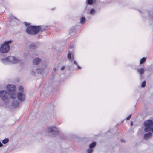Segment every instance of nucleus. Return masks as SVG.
<instances>
[{
    "mask_svg": "<svg viewBox=\"0 0 153 153\" xmlns=\"http://www.w3.org/2000/svg\"><path fill=\"white\" fill-rule=\"evenodd\" d=\"M144 131L153 132V119L145 121L144 123Z\"/></svg>",
    "mask_w": 153,
    "mask_h": 153,
    "instance_id": "obj_1",
    "label": "nucleus"
},
{
    "mask_svg": "<svg viewBox=\"0 0 153 153\" xmlns=\"http://www.w3.org/2000/svg\"><path fill=\"white\" fill-rule=\"evenodd\" d=\"M6 90L10 95V97L14 99L16 96V87L13 85L8 84L6 86Z\"/></svg>",
    "mask_w": 153,
    "mask_h": 153,
    "instance_id": "obj_2",
    "label": "nucleus"
},
{
    "mask_svg": "<svg viewBox=\"0 0 153 153\" xmlns=\"http://www.w3.org/2000/svg\"><path fill=\"white\" fill-rule=\"evenodd\" d=\"M1 62L4 63H16L20 61V59L19 58H15L13 56H9L8 57L2 59Z\"/></svg>",
    "mask_w": 153,
    "mask_h": 153,
    "instance_id": "obj_3",
    "label": "nucleus"
},
{
    "mask_svg": "<svg viewBox=\"0 0 153 153\" xmlns=\"http://www.w3.org/2000/svg\"><path fill=\"white\" fill-rule=\"evenodd\" d=\"M46 131L48 136L53 137L58 134V130L56 127L51 126L47 127Z\"/></svg>",
    "mask_w": 153,
    "mask_h": 153,
    "instance_id": "obj_4",
    "label": "nucleus"
},
{
    "mask_svg": "<svg viewBox=\"0 0 153 153\" xmlns=\"http://www.w3.org/2000/svg\"><path fill=\"white\" fill-rule=\"evenodd\" d=\"M26 33L30 35H35L38 32V26H28L26 29Z\"/></svg>",
    "mask_w": 153,
    "mask_h": 153,
    "instance_id": "obj_5",
    "label": "nucleus"
},
{
    "mask_svg": "<svg viewBox=\"0 0 153 153\" xmlns=\"http://www.w3.org/2000/svg\"><path fill=\"white\" fill-rule=\"evenodd\" d=\"M19 92L17 94V97L18 99L21 102L24 101L25 99L26 96L24 93L23 87L22 86H20L18 88Z\"/></svg>",
    "mask_w": 153,
    "mask_h": 153,
    "instance_id": "obj_6",
    "label": "nucleus"
},
{
    "mask_svg": "<svg viewBox=\"0 0 153 153\" xmlns=\"http://www.w3.org/2000/svg\"><path fill=\"white\" fill-rule=\"evenodd\" d=\"M11 42V41H9L4 42L0 47V52L3 53H7L10 49L8 45L10 44Z\"/></svg>",
    "mask_w": 153,
    "mask_h": 153,
    "instance_id": "obj_7",
    "label": "nucleus"
},
{
    "mask_svg": "<svg viewBox=\"0 0 153 153\" xmlns=\"http://www.w3.org/2000/svg\"><path fill=\"white\" fill-rule=\"evenodd\" d=\"M0 97L3 100H7L8 97V94L4 90L1 91L0 92Z\"/></svg>",
    "mask_w": 153,
    "mask_h": 153,
    "instance_id": "obj_8",
    "label": "nucleus"
},
{
    "mask_svg": "<svg viewBox=\"0 0 153 153\" xmlns=\"http://www.w3.org/2000/svg\"><path fill=\"white\" fill-rule=\"evenodd\" d=\"M152 133H153V132H151V131L148 132V133H146L144 134V138L145 139L150 138L152 135Z\"/></svg>",
    "mask_w": 153,
    "mask_h": 153,
    "instance_id": "obj_9",
    "label": "nucleus"
},
{
    "mask_svg": "<svg viewBox=\"0 0 153 153\" xmlns=\"http://www.w3.org/2000/svg\"><path fill=\"white\" fill-rule=\"evenodd\" d=\"M145 71V69L144 68H137V72L141 75L143 74Z\"/></svg>",
    "mask_w": 153,
    "mask_h": 153,
    "instance_id": "obj_10",
    "label": "nucleus"
},
{
    "mask_svg": "<svg viewBox=\"0 0 153 153\" xmlns=\"http://www.w3.org/2000/svg\"><path fill=\"white\" fill-rule=\"evenodd\" d=\"M37 47V46L34 44H31L29 45V48L30 50H34Z\"/></svg>",
    "mask_w": 153,
    "mask_h": 153,
    "instance_id": "obj_11",
    "label": "nucleus"
},
{
    "mask_svg": "<svg viewBox=\"0 0 153 153\" xmlns=\"http://www.w3.org/2000/svg\"><path fill=\"white\" fill-rule=\"evenodd\" d=\"M46 30V28L45 27L43 26H39V36L41 35L39 34V33L43 31H44Z\"/></svg>",
    "mask_w": 153,
    "mask_h": 153,
    "instance_id": "obj_12",
    "label": "nucleus"
},
{
    "mask_svg": "<svg viewBox=\"0 0 153 153\" xmlns=\"http://www.w3.org/2000/svg\"><path fill=\"white\" fill-rule=\"evenodd\" d=\"M68 59L71 61H72L74 59V56L72 54L69 52L68 54Z\"/></svg>",
    "mask_w": 153,
    "mask_h": 153,
    "instance_id": "obj_13",
    "label": "nucleus"
},
{
    "mask_svg": "<svg viewBox=\"0 0 153 153\" xmlns=\"http://www.w3.org/2000/svg\"><path fill=\"white\" fill-rule=\"evenodd\" d=\"M36 72L35 71V70L34 69H33L31 72V74L33 76H36V74H38V68H37L35 69Z\"/></svg>",
    "mask_w": 153,
    "mask_h": 153,
    "instance_id": "obj_14",
    "label": "nucleus"
},
{
    "mask_svg": "<svg viewBox=\"0 0 153 153\" xmlns=\"http://www.w3.org/2000/svg\"><path fill=\"white\" fill-rule=\"evenodd\" d=\"M42 69L40 67L39 68V73L40 72V73H42V72H43L44 70L45 69V68L46 67V64L44 63L42 66Z\"/></svg>",
    "mask_w": 153,
    "mask_h": 153,
    "instance_id": "obj_15",
    "label": "nucleus"
},
{
    "mask_svg": "<svg viewBox=\"0 0 153 153\" xmlns=\"http://www.w3.org/2000/svg\"><path fill=\"white\" fill-rule=\"evenodd\" d=\"M33 64L34 65H37L38 64V58H36L33 61Z\"/></svg>",
    "mask_w": 153,
    "mask_h": 153,
    "instance_id": "obj_16",
    "label": "nucleus"
},
{
    "mask_svg": "<svg viewBox=\"0 0 153 153\" xmlns=\"http://www.w3.org/2000/svg\"><path fill=\"white\" fill-rule=\"evenodd\" d=\"M96 143L95 142H94L91 143L89 146V147L93 149L96 145Z\"/></svg>",
    "mask_w": 153,
    "mask_h": 153,
    "instance_id": "obj_17",
    "label": "nucleus"
},
{
    "mask_svg": "<svg viewBox=\"0 0 153 153\" xmlns=\"http://www.w3.org/2000/svg\"><path fill=\"white\" fill-rule=\"evenodd\" d=\"M19 105V103L18 101H16V102H13L12 103V105L14 107H17Z\"/></svg>",
    "mask_w": 153,
    "mask_h": 153,
    "instance_id": "obj_18",
    "label": "nucleus"
},
{
    "mask_svg": "<svg viewBox=\"0 0 153 153\" xmlns=\"http://www.w3.org/2000/svg\"><path fill=\"white\" fill-rule=\"evenodd\" d=\"M86 151L87 153H92L93 151V149L89 147V148Z\"/></svg>",
    "mask_w": 153,
    "mask_h": 153,
    "instance_id": "obj_19",
    "label": "nucleus"
},
{
    "mask_svg": "<svg viewBox=\"0 0 153 153\" xmlns=\"http://www.w3.org/2000/svg\"><path fill=\"white\" fill-rule=\"evenodd\" d=\"M146 59L145 57L142 58L140 61V64H142L146 60Z\"/></svg>",
    "mask_w": 153,
    "mask_h": 153,
    "instance_id": "obj_20",
    "label": "nucleus"
},
{
    "mask_svg": "<svg viewBox=\"0 0 153 153\" xmlns=\"http://www.w3.org/2000/svg\"><path fill=\"white\" fill-rule=\"evenodd\" d=\"M90 14L91 15L94 14L95 13V10L94 9H92L90 12Z\"/></svg>",
    "mask_w": 153,
    "mask_h": 153,
    "instance_id": "obj_21",
    "label": "nucleus"
},
{
    "mask_svg": "<svg viewBox=\"0 0 153 153\" xmlns=\"http://www.w3.org/2000/svg\"><path fill=\"white\" fill-rule=\"evenodd\" d=\"M85 20V17H82L81 18V20H80V23L81 24H83Z\"/></svg>",
    "mask_w": 153,
    "mask_h": 153,
    "instance_id": "obj_22",
    "label": "nucleus"
},
{
    "mask_svg": "<svg viewBox=\"0 0 153 153\" xmlns=\"http://www.w3.org/2000/svg\"><path fill=\"white\" fill-rule=\"evenodd\" d=\"M9 141V139L8 138H6L4 140L2 141V143L3 144H5L7 143Z\"/></svg>",
    "mask_w": 153,
    "mask_h": 153,
    "instance_id": "obj_23",
    "label": "nucleus"
},
{
    "mask_svg": "<svg viewBox=\"0 0 153 153\" xmlns=\"http://www.w3.org/2000/svg\"><path fill=\"white\" fill-rule=\"evenodd\" d=\"M88 2L90 4H92L93 3V0H87Z\"/></svg>",
    "mask_w": 153,
    "mask_h": 153,
    "instance_id": "obj_24",
    "label": "nucleus"
},
{
    "mask_svg": "<svg viewBox=\"0 0 153 153\" xmlns=\"http://www.w3.org/2000/svg\"><path fill=\"white\" fill-rule=\"evenodd\" d=\"M146 82L145 81H144L142 83L141 86L142 87H144L146 85Z\"/></svg>",
    "mask_w": 153,
    "mask_h": 153,
    "instance_id": "obj_25",
    "label": "nucleus"
},
{
    "mask_svg": "<svg viewBox=\"0 0 153 153\" xmlns=\"http://www.w3.org/2000/svg\"><path fill=\"white\" fill-rule=\"evenodd\" d=\"M131 114L127 118V120H129L131 117Z\"/></svg>",
    "mask_w": 153,
    "mask_h": 153,
    "instance_id": "obj_26",
    "label": "nucleus"
},
{
    "mask_svg": "<svg viewBox=\"0 0 153 153\" xmlns=\"http://www.w3.org/2000/svg\"><path fill=\"white\" fill-rule=\"evenodd\" d=\"M24 24H25V25L26 26H27L28 25H30V24L29 23H27V22H25L24 23Z\"/></svg>",
    "mask_w": 153,
    "mask_h": 153,
    "instance_id": "obj_27",
    "label": "nucleus"
},
{
    "mask_svg": "<svg viewBox=\"0 0 153 153\" xmlns=\"http://www.w3.org/2000/svg\"><path fill=\"white\" fill-rule=\"evenodd\" d=\"M65 68V67L64 66L62 67L61 68V69L62 70H63Z\"/></svg>",
    "mask_w": 153,
    "mask_h": 153,
    "instance_id": "obj_28",
    "label": "nucleus"
},
{
    "mask_svg": "<svg viewBox=\"0 0 153 153\" xmlns=\"http://www.w3.org/2000/svg\"><path fill=\"white\" fill-rule=\"evenodd\" d=\"M74 64H75L76 65H78L77 62L75 61H74Z\"/></svg>",
    "mask_w": 153,
    "mask_h": 153,
    "instance_id": "obj_29",
    "label": "nucleus"
},
{
    "mask_svg": "<svg viewBox=\"0 0 153 153\" xmlns=\"http://www.w3.org/2000/svg\"><path fill=\"white\" fill-rule=\"evenodd\" d=\"M3 146V144H2V143L0 142V147H1Z\"/></svg>",
    "mask_w": 153,
    "mask_h": 153,
    "instance_id": "obj_30",
    "label": "nucleus"
},
{
    "mask_svg": "<svg viewBox=\"0 0 153 153\" xmlns=\"http://www.w3.org/2000/svg\"><path fill=\"white\" fill-rule=\"evenodd\" d=\"M77 67H78V68L79 69H81V67L79 66L78 65H77Z\"/></svg>",
    "mask_w": 153,
    "mask_h": 153,
    "instance_id": "obj_31",
    "label": "nucleus"
},
{
    "mask_svg": "<svg viewBox=\"0 0 153 153\" xmlns=\"http://www.w3.org/2000/svg\"><path fill=\"white\" fill-rule=\"evenodd\" d=\"M39 64H40L41 61H40V60L39 59Z\"/></svg>",
    "mask_w": 153,
    "mask_h": 153,
    "instance_id": "obj_32",
    "label": "nucleus"
},
{
    "mask_svg": "<svg viewBox=\"0 0 153 153\" xmlns=\"http://www.w3.org/2000/svg\"><path fill=\"white\" fill-rule=\"evenodd\" d=\"M131 125L132 126L133 125V123L132 122H131Z\"/></svg>",
    "mask_w": 153,
    "mask_h": 153,
    "instance_id": "obj_33",
    "label": "nucleus"
},
{
    "mask_svg": "<svg viewBox=\"0 0 153 153\" xmlns=\"http://www.w3.org/2000/svg\"><path fill=\"white\" fill-rule=\"evenodd\" d=\"M121 142H124V140H121Z\"/></svg>",
    "mask_w": 153,
    "mask_h": 153,
    "instance_id": "obj_34",
    "label": "nucleus"
}]
</instances>
